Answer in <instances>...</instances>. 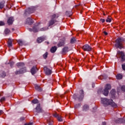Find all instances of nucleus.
<instances>
[{
  "label": "nucleus",
  "instance_id": "nucleus-1",
  "mask_svg": "<svg viewBox=\"0 0 125 125\" xmlns=\"http://www.w3.org/2000/svg\"><path fill=\"white\" fill-rule=\"evenodd\" d=\"M101 100L104 107H107V106H109V105L111 107H113V108H117V107H118L117 104H116L112 99H108L106 98H102Z\"/></svg>",
  "mask_w": 125,
  "mask_h": 125
},
{
  "label": "nucleus",
  "instance_id": "nucleus-2",
  "mask_svg": "<svg viewBox=\"0 0 125 125\" xmlns=\"http://www.w3.org/2000/svg\"><path fill=\"white\" fill-rule=\"evenodd\" d=\"M124 39L122 38H119L115 41V47L116 48H119L122 49L124 48Z\"/></svg>",
  "mask_w": 125,
  "mask_h": 125
},
{
  "label": "nucleus",
  "instance_id": "nucleus-3",
  "mask_svg": "<svg viewBox=\"0 0 125 125\" xmlns=\"http://www.w3.org/2000/svg\"><path fill=\"white\" fill-rule=\"evenodd\" d=\"M59 17V15L58 14H54L51 16V20H50L48 22V26L49 27H50V26H52L53 25H54L57 22V21H56V19Z\"/></svg>",
  "mask_w": 125,
  "mask_h": 125
},
{
  "label": "nucleus",
  "instance_id": "nucleus-4",
  "mask_svg": "<svg viewBox=\"0 0 125 125\" xmlns=\"http://www.w3.org/2000/svg\"><path fill=\"white\" fill-rule=\"evenodd\" d=\"M110 89H111V84H106L104 91L102 92L103 94L105 96H107L108 94H109V90H110Z\"/></svg>",
  "mask_w": 125,
  "mask_h": 125
},
{
  "label": "nucleus",
  "instance_id": "nucleus-5",
  "mask_svg": "<svg viewBox=\"0 0 125 125\" xmlns=\"http://www.w3.org/2000/svg\"><path fill=\"white\" fill-rule=\"evenodd\" d=\"M44 71L46 75H47V76H49V75H51V73H52V68H49L47 66H44Z\"/></svg>",
  "mask_w": 125,
  "mask_h": 125
},
{
  "label": "nucleus",
  "instance_id": "nucleus-6",
  "mask_svg": "<svg viewBox=\"0 0 125 125\" xmlns=\"http://www.w3.org/2000/svg\"><path fill=\"white\" fill-rule=\"evenodd\" d=\"M35 112L36 113H43V110L42 109V107H41V104H38L37 105V106H36V107L35 108Z\"/></svg>",
  "mask_w": 125,
  "mask_h": 125
},
{
  "label": "nucleus",
  "instance_id": "nucleus-7",
  "mask_svg": "<svg viewBox=\"0 0 125 125\" xmlns=\"http://www.w3.org/2000/svg\"><path fill=\"white\" fill-rule=\"evenodd\" d=\"M82 49L83 50H84V51L89 52L92 50V48L90 47V46H89L88 44H85L83 46Z\"/></svg>",
  "mask_w": 125,
  "mask_h": 125
},
{
  "label": "nucleus",
  "instance_id": "nucleus-8",
  "mask_svg": "<svg viewBox=\"0 0 125 125\" xmlns=\"http://www.w3.org/2000/svg\"><path fill=\"white\" fill-rule=\"evenodd\" d=\"M34 11L35 10H34V8H28L25 10L24 15V16H27L28 14H31V13H33Z\"/></svg>",
  "mask_w": 125,
  "mask_h": 125
},
{
  "label": "nucleus",
  "instance_id": "nucleus-9",
  "mask_svg": "<svg viewBox=\"0 0 125 125\" xmlns=\"http://www.w3.org/2000/svg\"><path fill=\"white\" fill-rule=\"evenodd\" d=\"M117 55H119V56H120L122 62L125 61V53H124L123 51H118L117 52Z\"/></svg>",
  "mask_w": 125,
  "mask_h": 125
},
{
  "label": "nucleus",
  "instance_id": "nucleus-10",
  "mask_svg": "<svg viewBox=\"0 0 125 125\" xmlns=\"http://www.w3.org/2000/svg\"><path fill=\"white\" fill-rule=\"evenodd\" d=\"M7 22L8 25H12V24H13V22H14V18H13V17H9L8 19Z\"/></svg>",
  "mask_w": 125,
  "mask_h": 125
},
{
  "label": "nucleus",
  "instance_id": "nucleus-11",
  "mask_svg": "<svg viewBox=\"0 0 125 125\" xmlns=\"http://www.w3.org/2000/svg\"><path fill=\"white\" fill-rule=\"evenodd\" d=\"M26 72V68L24 67L20 70V71H17L15 72L16 75H20V74H23Z\"/></svg>",
  "mask_w": 125,
  "mask_h": 125
},
{
  "label": "nucleus",
  "instance_id": "nucleus-12",
  "mask_svg": "<svg viewBox=\"0 0 125 125\" xmlns=\"http://www.w3.org/2000/svg\"><path fill=\"white\" fill-rule=\"evenodd\" d=\"M80 95L79 97H78V100L80 101H82V99H83V96H84L83 90H80Z\"/></svg>",
  "mask_w": 125,
  "mask_h": 125
},
{
  "label": "nucleus",
  "instance_id": "nucleus-13",
  "mask_svg": "<svg viewBox=\"0 0 125 125\" xmlns=\"http://www.w3.org/2000/svg\"><path fill=\"white\" fill-rule=\"evenodd\" d=\"M26 24H28V25H32V24H33V23H34V21H33V20H32V19H31V18H28L26 19Z\"/></svg>",
  "mask_w": 125,
  "mask_h": 125
},
{
  "label": "nucleus",
  "instance_id": "nucleus-14",
  "mask_svg": "<svg viewBox=\"0 0 125 125\" xmlns=\"http://www.w3.org/2000/svg\"><path fill=\"white\" fill-rule=\"evenodd\" d=\"M37 71H38V68H37V67L33 66L31 69V73L32 75H35V74L37 73Z\"/></svg>",
  "mask_w": 125,
  "mask_h": 125
},
{
  "label": "nucleus",
  "instance_id": "nucleus-15",
  "mask_svg": "<svg viewBox=\"0 0 125 125\" xmlns=\"http://www.w3.org/2000/svg\"><path fill=\"white\" fill-rule=\"evenodd\" d=\"M44 40H45V37H40L37 39V42L41 43V42H42Z\"/></svg>",
  "mask_w": 125,
  "mask_h": 125
},
{
  "label": "nucleus",
  "instance_id": "nucleus-16",
  "mask_svg": "<svg viewBox=\"0 0 125 125\" xmlns=\"http://www.w3.org/2000/svg\"><path fill=\"white\" fill-rule=\"evenodd\" d=\"M8 46L9 48L12 47V40L8 39L7 42Z\"/></svg>",
  "mask_w": 125,
  "mask_h": 125
},
{
  "label": "nucleus",
  "instance_id": "nucleus-17",
  "mask_svg": "<svg viewBox=\"0 0 125 125\" xmlns=\"http://www.w3.org/2000/svg\"><path fill=\"white\" fill-rule=\"evenodd\" d=\"M35 89H36V90H37L38 91H42V87H41L40 86H39V85L38 84H35Z\"/></svg>",
  "mask_w": 125,
  "mask_h": 125
},
{
  "label": "nucleus",
  "instance_id": "nucleus-18",
  "mask_svg": "<svg viewBox=\"0 0 125 125\" xmlns=\"http://www.w3.org/2000/svg\"><path fill=\"white\" fill-rule=\"evenodd\" d=\"M64 44L65 42L64 41H61L58 43V47H61V46H64Z\"/></svg>",
  "mask_w": 125,
  "mask_h": 125
},
{
  "label": "nucleus",
  "instance_id": "nucleus-19",
  "mask_svg": "<svg viewBox=\"0 0 125 125\" xmlns=\"http://www.w3.org/2000/svg\"><path fill=\"white\" fill-rule=\"evenodd\" d=\"M32 31L34 32V33H37V32H39V27L38 26H35L33 27Z\"/></svg>",
  "mask_w": 125,
  "mask_h": 125
},
{
  "label": "nucleus",
  "instance_id": "nucleus-20",
  "mask_svg": "<svg viewBox=\"0 0 125 125\" xmlns=\"http://www.w3.org/2000/svg\"><path fill=\"white\" fill-rule=\"evenodd\" d=\"M56 50H57V47L56 46L52 47L50 49V51L52 53H54Z\"/></svg>",
  "mask_w": 125,
  "mask_h": 125
},
{
  "label": "nucleus",
  "instance_id": "nucleus-21",
  "mask_svg": "<svg viewBox=\"0 0 125 125\" xmlns=\"http://www.w3.org/2000/svg\"><path fill=\"white\" fill-rule=\"evenodd\" d=\"M5 3V1H2L0 2V9H2L4 7V4Z\"/></svg>",
  "mask_w": 125,
  "mask_h": 125
},
{
  "label": "nucleus",
  "instance_id": "nucleus-22",
  "mask_svg": "<svg viewBox=\"0 0 125 125\" xmlns=\"http://www.w3.org/2000/svg\"><path fill=\"white\" fill-rule=\"evenodd\" d=\"M118 121H115V123H117V124H120V121H122L123 124L125 123V120L123 119L122 118L118 119Z\"/></svg>",
  "mask_w": 125,
  "mask_h": 125
},
{
  "label": "nucleus",
  "instance_id": "nucleus-23",
  "mask_svg": "<svg viewBox=\"0 0 125 125\" xmlns=\"http://www.w3.org/2000/svg\"><path fill=\"white\" fill-rule=\"evenodd\" d=\"M17 67H24L25 64L23 62H18L17 63Z\"/></svg>",
  "mask_w": 125,
  "mask_h": 125
},
{
  "label": "nucleus",
  "instance_id": "nucleus-24",
  "mask_svg": "<svg viewBox=\"0 0 125 125\" xmlns=\"http://www.w3.org/2000/svg\"><path fill=\"white\" fill-rule=\"evenodd\" d=\"M4 33L5 35H8L10 34V30H9L8 28H6L4 30Z\"/></svg>",
  "mask_w": 125,
  "mask_h": 125
},
{
  "label": "nucleus",
  "instance_id": "nucleus-25",
  "mask_svg": "<svg viewBox=\"0 0 125 125\" xmlns=\"http://www.w3.org/2000/svg\"><path fill=\"white\" fill-rule=\"evenodd\" d=\"M110 94L112 95V97L115 96L116 94V90L115 89H112L110 91Z\"/></svg>",
  "mask_w": 125,
  "mask_h": 125
},
{
  "label": "nucleus",
  "instance_id": "nucleus-26",
  "mask_svg": "<svg viewBox=\"0 0 125 125\" xmlns=\"http://www.w3.org/2000/svg\"><path fill=\"white\" fill-rule=\"evenodd\" d=\"M88 108H89L88 105L85 104L83 107V111H87V110H88Z\"/></svg>",
  "mask_w": 125,
  "mask_h": 125
},
{
  "label": "nucleus",
  "instance_id": "nucleus-27",
  "mask_svg": "<svg viewBox=\"0 0 125 125\" xmlns=\"http://www.w3.org/2000/svg\"><path fill=\"white\" fill-rule=\"evenodd\" d=\"M116 79H117V80H122L123 79V75L121 74H118L116 76Z\"/></svg>",
  "mask_w": 125,
  "mask_h": 125
},
{
  "label": "nucleus",
  "instance_id": "nucleus-28",
  "mask_svg": "<svg viewBox=\"0 0 125 125\" xmlns=\"http://www.w3.org/2000/svg\"><path fill=\"white\" fill-rule=\"evenodd\" d=\"M77 42L76 38H72L70 40V43H75Z\"/></svg>",
  "mask_w": 125,
  "mask_h": 125
},
{
  "label": "nucleus",
  "instance_id": "nucleus-29",
  "mask_svg": "<svg viewBox=\"0 0 125 125\" xmlns=\"http://www.w3.org/2000/svg\"><path fill=\"white\" fill-rule=\"evenodd\" d=\"M67 51H68V48H67V47H64L62 49V53H66V52H67Z\"/></svg>",
  "mask_w": 125,
  "mask_h": 125
},
{
  "label": "nucleus",
  "instance_id": "nucleus-30",
  "mask_svg": "<svg viewBox=\"0 0 125 125\" xmlns=\"http://www.w3.org/2000/svg\"><path fill=\"white\" fill-rule=\"evenodd\" d=\"M32 102L33 103V104H37L39 103V100L37 99H35L32 100Z\"/></svg>",
  "mask_w": 125,
  "mask_h": 125
},
{
  "label": "nucleus",
  "instance_id": "nucleus-31",
  "mask_svg": "<svg viewBox=\"0 0 125 125\" xmlns=\"http://www.w3.org/2000/svg\"><path fill=\"white\" fill-rule=\"evenodd\" d=\"M47 122L49 125H52V124H53V122L50 119H48Z\"/></svg>",
  "mask_w": 125,
  "mask_h": 125
},
{
  "label": "nucleus",
  "instance_id": "nucleus-32",
  "mask_svg": "<svg viewBox=\"0 0 125 125\" xmlns=\"http://www.w3.org/2000/svg\"><path fill=\"white\" fill-rule=\"evenodd\" d=\"M66 15H67V16H71V15H72V11H66Z\"/></svg>",
  "mask_w": 125,
  "mask_h": 125
},
{
  "label": "nucleus",
  "instance_id": "nucleus-33",
  "mask_svg": "<svg viewBox=\"0 0 125 125\" xmlns=\"http://www.w3.org/2000/svg\"><path fill=\"white\" fill-rule=\"evenodd\" d=\"M57 120L59 122H62L63 119H62V117H61V116H59L58 117Z\"/></svg>",
  "mask_w": 125,
  "mask_h": 125
},
{
  "label": "nucleus",
  "instance_id": "nucleus-34",
  "mask_svg": "<svg viewBox=\"0 0 125 125\" xmlns=\"http://www.w3.org/2000/svg\"><path fill=\"white\" fill-rule=\"evenodd\" d=\"M48 55V53L47 52H46L43 55V58L44 59H46L47 58V56Z\"/></svg>",
  "mask_w": 125,
  "mask_h": 125
},
{
  "label": "nucleus",
  "instance_id": "nucleus-35",
  "mask_svg": "<svg viewBox=\"0 0 125 125\" xmlns=\"http://www.w3.org/2000/svg\"><path fill=\"white\" fill-rule=\"evenodd\" d=\"M112 21L111 18H107L106 20V22L110 23Z\"/></svg>",
  "mask_w": 125,
  "mask_h": 125
},
{
  "label": "nucleus",
  "instance_id": "nucleus-36",
  "mask_svg": "<svg viewBox=\"0 0 125 125\" xmlns=\"http://www.w3.org/2000/svg\"><path fill=\"white\" fill-rule=\"evenodd\" d=\"M121 89L122 91H124L125 92V85H122L121 87Z\"/></svg>",
  "mask_w": 125,
  "mask_h": 125
},
{
  "label": "nucleus",
  "instance_id": "nucleus-37",
  "mask_svg": "<svg viewBox=\"0 0 125 125\" xmlns=\"http://www.w3.org/2000/svg\"><path fill=\"white\" fill-rule=\"evenodd\" d=\"M18 42L20 45H23V41L21 40H19Z\"/></svg>",
  "mask_w": 125,
  "mask_h": 125
},
{
  "label": "nucleus",
  "instance_id": "nucleus-38",
  "mask_svg": "<svg viewBox=\"0 0 125 125\" xmlns=\"http://www.w3.org/2000/svg\"><path fill=\"white\" fill-rule=\"evenodd\" d=\"M6 76V74L4 72H2L1 75V78H4Z\"/></svg>",
  "mask_w": 125,
  "mask_h": 125
},
{
  "label": "nucleus",
  "instance_id": "nucleus-39",
  "mask_svg": "<svg viewBox=\"0 0 125 125\" xmlns=\"http://www.w3.org/2000/svg\"><path fill=\"white\" fill-rule=\"evenodd\" d=\"M4 25H5L4 21H0V26H4Z\"/></svg>",
  "mask_w": 125,
  "mask_h": 125
},
{
  "label": "nucleus",
  "instance_id": "nucleus-40",
  "mask_svg": "<svg viewBox=\"0 0 125 125\" xmlns=\"http://www.w3.org/2000/svg\"><path fill=\"white\" fill-rule=\"evenodd\" d=\"M5 101V97H3L0 100V102H3V101Z\"/></svg>",
  "mask_w": 125,
  "mask_h": 125
},
{
  "label": "nucleus",
  "instance_id": "nucleus-41",
  "mask_svg": "<svg viewBox=\"0 0 125 125\" xmlns=\"http://www.w3.org/2000/svg\"><path fill=\"white\" fill-rule=\"evenodd\" d=\"M53 116L55 117V118H58L59 115L57 114V113H55V114H53Z\"/></svg>",
  "mask_w": 125,
  "mask_h": 125
},
{
  "label": "nucleus",
  "instance_id": "nucleus-42",
  "mask_svg": "<svg viewBox=\"0 0 125 125\" xmlns=\"http://www.w3.org/2000/svg\"><path fill=\"white\" fill-rule=\"evenodd\" d=\"M122 67L124 71H125V63L122 65Z\"/></svg>",
  "mask_w": 125,
  "mask_h": 125
},
{
  "label": "nucleus",
  "instance_id": "nucleus-43",
  "mask_svg": "<svg viewBox=\"0 0 125 125\" xmlns=\"http://www.w3.org/2000/svg\"><path fill=\"white\" fill-rule=\"evenodd\" d=\"M100 21H101V22H102V23H104V22H105V20H104V19H101L100 20Z\"/></svg>",
  "mask_w": 125,
  "mask_h": 125
},
{
  "label": "nucleus",
  "instance_id": "nucleus-44",
  "mask_svg": "<svg viewBox=\"0 0 125 125\" xmlns=\"http://www.w3.org/2000/svg\"><path fill=\"white\" fill-rule=\"evenodd\" d=\"M79 106H81L80 104H76L75 105V108H78V107H79Z\"/></svg>",
  "mask_w": 125,
  "mask_h": 125
},
{
  "label": "nucleus",
  "instance_id": "nucleus-45",
  "mask_svg": "<svg viewBox=\"0 0 125 125\" xmlns=\"http://www.w3.org/2000/svg\"><path fill=\"white\" fill-rule=\"evenodd\" d=\"M3 114V111L2 110H0V115H2Z\"/></svg>",
  "mask_w": 125,
  "mask_h": 125
},
{
  "label": "nucleus",
  "instance_id": "nucleus-46",
  "mask_svg": "<svg viewBox=\"0 0 125 125\" xmlns=\"http://www.w3.org/2000/svg\"><path fill=\"white\" fill-rule=\"evenodd\" d=\"M24 120H25V117H21L20 119L21 121H24Z\"/></svg>",
  "mask_w": 125,
  "mask_h": 125
},
{
  "label": "nucleus",
  "instance_id": "nucleus-47",
  "mask_svg": "<svg viewBox=\"0 0 125 125\" xmlns=\"http://www.w3.org/2000/svg\"><path fill=\"white\" fill-rule=\"evenodd\" d=\"M33 125V123H30L28 124H25L24 125Z\"/></svg>",
  "mask_w": 125,
  "mask_h": 125
},
{
  "label": "nucleus",
  "instance_id": "nucleus-48",
  "mask_svg": "<svg viewBox=\"0 0 125 125\" xmlns=\"http://www.w3.org/2000/svg\"><path fill=\"white\" fill-rule=\"evenodd\" d=\"M104 34L105 35V36H107V35H108V33H107L106 31H104Z\"/></svg>",
  "mask_w": 125,
  "mask_h": 125
},
{
  "label": "nucleus",
  "instance_id": "nucleus-49",
  "mask_svg": "<svg viewBox=\"0 0 125 125\" xmlns=\"http://www.w3.org/2000/svg\"><path fill=\"white\" fill-rule=\"evenodd\" d=\"M102 90V89H99L98 91V93H100V92Z\"/></svg>",
  "mask_w": 125,
  "mask_h": 125
},
{
  "label": "nucleus",
  "instance_id": "nucleus-50",
  "mask_svg": "<svg viewBox=\"0 0 125 125\" xmlns=\"http://www.w3.org/2000/svg\"><path fill=\"white\" fill-rule=\"evenodd\" d=\"M102 125H106V122H103Z\"/></svg>",
  "mask_w": 125,
  "mask_h": 125
},
{
  "label": "nucleus",
  "instance_id": "nucleus-51",
  "mask_svg": "<svg viewBox=\"0 0 125 125\" xmlns=\"http://www.w3.org/2000/svg\"><path fill=\"white\" fill-rule=\"evenodd\" d=\"M45 30H44V28H42L41 29V31H44Z\"/></svg>",
  "mask_w": 125,
  "mask_h": 125
},
{
  "label": "nucleus",
  "instance_id": "nucleus-52",
  "mask_svg": "<svg viewBox=\"0 0 125 125\" xmlns=\"http://www.w3.org/2000/svg\"><path fill=\"white\" fill-rule=\"evenodd\" d=\"M45 42L47 43V44H49V42Z\"/></svg>",
  "mask_w": 125,
  "mask_h": 125
},
{
  "label": "nucleus",
  "instance_id": "nucleus-53",
  "mask_svg": "<svg viewBox=\"0 0 125 125\" xmlns=\"http://www.w3.org/2000/svg\"><path fill=\"white\" fill-rule=\"evenodd\" d=\"M92 87H94V84H92Z\"/></svg>",
  "mask_w": 125,
  "mask_h": 125
},
{
  "label": "nucleus",
  "instance_id": "nucleus-54",
  "mask_svg": "<svg viewBox=\"0 0 125 125\" xmlns=\"http://www.w3.org/2000/svg\"><path fill=\"white\" fill-rule=\"evenodd\" d=\"M15 30V29H14V28H12V31H14Z\"/></svg>",
  "mask_w": 125,
  "mask_h": 125
},
{
  "label": "nucleus",
  "instance_id": "nucleus-55",
  "mask_svg": "<svg viewBox=\"0 0 125 125\" xmlns=\"http://www.w3.org/2000/svg\"><path fill=\"white\" fill-rule=\"evenodd\" d=\"M104 15L105 16V15H106V14H105V13H104Z\"/></svg>",
  "mask_w": 125,
  "mask_h": 125
},
{
  "label": "nucleus",
  "instance_id": "nucleus-56",
  "mask_svg": "<svg viewBox=\"0 0 125 125\" xmlns=\"http://www.w3.org/2000/svg\"><path fill=\"white\" fill-rule=\"evenodd\" d=\"M81 13H83V12L81 11Z\"/></svg>",
  "mask_w": 125,
  "mask_h": 125
},
{
  "label": "nucleus",
  "instance_id": "nucleus-57",
  "mask_svg": "<svg viewBox=\"0 0 125 125\" xmlns=\"http://www.w3.org/2000/svg\"><path fill=\"white\" fill-rule=\"evenodd\" d=\"M0 96H1V94H0Z\"/></svg>",
  "mask_w": 125,
  "mask_h": 125
}]
</instances>
